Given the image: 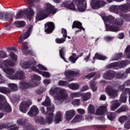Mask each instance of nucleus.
Instances as JSON below:
<instances>
[{
    "label": "nucleus",
    "mask_w": 130,
    "mask_h": 130,
    "mask_svg": "<svg viewBox=\"0 0 130 130\" xmlns=\"http://www.w3.org/2000/svg\"><path fill=\"white\" fill-rule=\"evenodd\" d=\"M25 15V10L24 11H20L16 14L15 19H21L23 18Z\"/></svg>",
    "instance_id": "40"
},
{
    "label": "nucleus",
    "mask_w": 130,
    "mask_h": 130,
    "mask_svg": "<svg viewBox=\"0 0 130 130\" xmlns=\"http://www.w3.org/2000/svg\"><path fill=\"white\" fill-rule=\"evenodd\" d=\"M8 87H9L12 91H17L18 90V86L16 84L9 83L8 84Z\"/></svg>",
    "instance_id": "46"
},
{
    "label": "nucleus",
    "mask_w": 130,
    "mask_h": 130,
    "mask_svg": "<svg viewBox=\"0 0 130 130\" xmlns=\"http://www.w3.org/2000/svg\"><path fill=\"white\" fill-rule=\"evenodd\" d=\"M122 53H119L117 54H115L111 58V60H117L119 59L121 57H122Z\"/></svg>",
    "instance_id": "37"
},
{
    "label": "nucleus",
    "mask_w": 130,
    "mask_h": 130,
    "mask_svg": "<svg viewBox=\"0 0 130 130\" xmlns=\"http://www.w3.org/2000/svg\"><path fill=\"white\" fill-rule=\"evenodd\" d=\"M125 128L128 129L130 128V121L126 122L124 125Z\"/></svg>",
    "instance_id": "63"
},
{
    "label": "nucleus",
    "mask_w": 130,
    "mask_h": 130,
    "mask_svg": "<svg viewBox=\"0 0 130 130\" xmlns=\"http://www.w3.org/2000/svg\"><path fill=\"white\" fill-rule=\"evenodd\" d=\"M124 55L127 58L130 59V45L127 46L124 50Z\"/></svg>",
    "instance_id": "39"
},
{
    "label": "nucleus",
    "mask_w": 130,
    "mask_h": 130,
    "mask_svg": "<svg viewBox=\"0 0 130 130\" xmlns=\"http://www.w3.org/2000/svg\"><path fill=\"white\" fill-rule=\"evenodd\" d=\"M7 57H8L7 52L4 50L0 51V58H7Z\"/></svg>",
    "instance_id": "51"
},
{
    "label": "nucleus",
    "mask_w": 130,
    "mask_h": 130,
    "mask_svg": "<svg viewBox=\"0 0 130 130\" xmlns=\"http://www.w3.org/2000/svg\"><path fill=\"white\" fill-rule=\"evenodd\" d=\"M59 54L60 57L64 60V61L68 62V61L66 60V58H64V47H62L59 50Z\"/></svg>",
    "instance_id": "45"
},
{
    "label": "nucleus",
    "mask_w": 130,
    "mask_h": 130,
    "mask_svg": "<svg viewBox=\"0 0 130 130\" xmlns=\"http://www.w3.org/2000/svg\"><path fill=\"white\" fill-rule=\"evenodd\" d=\"M45 26V32L47 33V34H50V33H52V31L54 30V23H53V22H49L47 23Z\"/></svg>",
    "instance_id": "19"
},
{
    "label": "nucleus",
    "mask_w": 130,
    "mask_h": 130,
    "mask_svg": "<svg viewBox=\"0 0 130 130\" xmlns=\"http://www.w3.org/2000/svg\"><path fill=\"white\" fill-rule=\"evenodd\" d=\"M39 113V109L37 107V106L34 105L32 106L29 110L27 114L30 117H33V116H35V115H37Z\"/></svg>",
    "instance_id": "21"
},
{
    "label": "nucleus",
    "mask_w": 130,
    "mask_h": 130,
    "mask_svg": "<svg viewBox=\"0 0 130 130\" xmlns=\"http://www.w3.org/2000/svg\"><path fill=\"white\" fill-rule=\"evenodd\" d=\"M124 13H127V12L122 11V15L120 17L124 18V20H126V22H130V14H125Z\"/></svg>",
    "instance_id": "35"
},
{
    "label": "nucleus",
    "mask_w": 130,
    "mask_h": 130,
    "mask_svg": "<svg viewBox=\"0 0 130 130\" xmlns=\"http://www.w3.org/2000/svg\"><path fill=\"white\" fill-rule=\"evenodd\" d=\"M51 83V80L48 79H45L43 80V84L44 85H49Z\"/></svg>",
    "instance_id": "61"
},
{
    "label": "nucleus",
    "mask_w": 130,
    "mask_h": 130,
    "mask_svg": "<svg viewBox=\"0 0 130 130\" xmlns=\"http://www.w3.org/2000/svg\"><path fill=\"white\" fill-rule=\"evenodd\" d=\"M32 29H33V25L31 24H28L27 26V31L24 35H21L20 36L19 43H22L23 41H24L25 39H27V38H28V37H29V36L31 35Z\"/></svg>",
    "instance_id": "15"
},
{
    "label": "nucleus",
    "mask_w": 130,
    "mask_h": 130,
    "mask_svg": "<svg viewBox=\"0 0 130 130\" xmlns=\"http://www.w3.org/2000/svg\"><path fill=\"white\" fill-rule=\"evenodd\" d=\"M128 109V108H127V107H126V106L123 107L119 109L117 111V112L118 113H120V112H123V111H126V110H127Z\"/></svg>",
    "instance_id": "58"
},
{
    "label": "nucleus",
    "mask_w": 130,
    "mask_h": 130,
    "mask_svg": "<svg viewBox=\"0 0 130 130\" xmlns=\"http://www.w3.org/2000/svg\"><path fill=\"white\" fill-rule=\"evenodd\" d=\"M0 110H4L5 112H11L12 108L8 103L6 98L3 95H0Z\"/></svg>",
    "instance_id": "9"
},
{
    "label": "nucleus",
    "mask_w": 130,
    "mask_h": 130,
    "mask_svg": "<svg viewBox=\"0 0 130 130\" xmlns=\"http://www.w3.org/2000/svg\"><path fill=\"white\" fill-rule=\"evenodd\" d=\"M37 73H38V74H39L40 75H42L43 77H44V78H50L51 75H50V73L48 72H42L39 70H38V69H36V71Z\"/></svg>",
    "instance_id": "26"
},
{
    "label": "nucleus",
    "mask_w": 130,
    "mask_h": 130,
    "mask_svg": "<svg viewBox=\"0 0 130 130\" xmlns=\"http://www.w3.org/2000/svg\"><path fill=\"white\" fill-rule=\"evenodd\" d=\"M77 4V8L79 12H85L87 9V2L86 0H67L64 1L61 5L62 8H65L71 11H76V4Z\"/></svg>",
    "instance_id": "4"
},
{
    "label": "nucleus",
    "mask_w": 130,
    "mask_h": 130,
    "mask_svg": "<svg viewBox=\"0 0 130 130\" xmlns=\"http://www.w3.org/2000/svg\"><path fill=\"white\" fill-rule=\"evenodd\" d=\"M10 92H11V91L8 88L5 87H0L1 93H10Z\"/></svg>",
    "instance_id": "50"
},
{
    "label": "nucleus",
    "mask_w": 130,
    "mask_h": 130,
    "mask_svg": "<svg viewBox=\"0 0 130 130\" xmlns=\"http://www.w3.org/2000/svg\"><path fill=\"white\" fill-rule=\"evenodd\" d=\"M72 28L73 29H74V28H78V29H81V30H85V28H83V26H82V23L78 21H75L73 22Z\"/></svg>",
    "instance_id": "28"
},
{
    "label": "nucleus",
    "mask_w": 130,
    "mask_h": 130,
    "mask_svg": "<svg viewBox=\"0 0 130 130\" xmlns=\"http://www.w3.org/2000/svg\"><path fill=\"white\" fill-rule=\"evenodd\" d=\"M102 18L105 24L107 31L117 32L119 31V26L123 25V20L121 18H115L111 15L109 16L104 15Z\"/></svg>",
    "instance_id": "2"
},
{
    "label": "nucleus",
    "mask_w": 130,
    "mask_h": 130,
    "mask_svg": "<svg viewBox=\"0 0 130 130\" xmlns=\"http://www.w3.org/2000/svg\"><path fill=\"white\" fill-rule=\"evenodd\" d=\"M109 10L111 13H114L119 16H122V12L130 11V3L125 4L121 5H112L110 7Z\"/></svg>",
    "instance_id": "6"
},
{
    "label": "nucleus",
    "mask_w": 130,
    "mask_h": 130,
    "mask_svg": "<svg viewBox=\"0 0 130 130\" xmlns=\"http://www.w3.org/2000/svg\"><path fill=\"white\" fill-rule=\"evenodd\" d=\"M14 16V14L0 10V20L2 21H10L11 20H13Z\"/></svg>",
    "instance_id": "12"
},
{
    "label": "nucleus",
    "mask_w": 130,
    "mask_h": 130,
    "mask_svg": "<svg viewBox=\"0 0 130 130\" xmlns=\"http://www.w3.org/2000/svg\"><path fill=\"white\" fill-rule=\"evenodd\" d=\"M107 117L109 120H114V119H115V113H108L107 114Z\"/></svg>",
    "instance_id": "47"
},
{
    "label": "nucleus",
    "mask_w": 130,
    "mask_h": 130,
    "mask_svg": "<svg viewBox=\"0 0 130 130\" xmlns=\"http://www.w3.org/2000/svg\"><path fill=\"white\" fill-rule=\"evenodd\" d=\"M72 103L74 106H79V105H80V100H74L72 102Z\"/></svg>",
    "instance_id": "57"
},
{
    "label": "nucleus",
    "mask_w": 130,
    "mask_h": 130,
    "mask_svg": "<svg viewBox=\"0 0 130 130\" xmlns=\"http://www.w3.org/2000/svg\"><path fill=\"white\" fill-rule=\"evenodd\" d=\"M75 115L76 112H75V110H70L66 111L64 115L66 120H67V121L72 120Z\"/></svg>",
    "instance_id": "20"
},
{
    "label": "nucleus",
    "mask_w": 130,
    "mask_h": 130,
    "mask_svg": "<svg viewBox=\"0 0 130 130\" xmlns=\"http://www.w3.org/2000/svg\"><path fill=\"white\" fill-rule=\"evenodd\" d=\"M53 108H52L49 114H47V116L46 117V122L48 124H51L52 122H54V116H53Z\"/></svg>",
    "instance_id": "18"
},
{
    "label": "nucleus",
    "mask_w": 130,
    "mask_h": 130,
    "mask_svg": "<svg viewBox=\"0 0 130 130\" xmlns=\"http://www.w3.org/2000/svg\"><path fill=\"white\" fill-rule=\"evenodd\" d=\"M95 59H99L100 60H105V59H107V57L100 54L96 53L94 57H93V60H95Z\"/></svg>",
    "instance_id": "30"
},
{
    "label": "nucleus",
    "mask_w": 130,
    "mask_h": 130,
    "mask_svg": "<svg viewBox=\"0 0 130 130\" xmlns=\"http://www.w3.org/2000/svg\"><path fill=\"white\" fill-rule=\"evenodd\" d=\"M37 64V62L35 61L34 59H31L28 61H21L20 62V66L22 69L26 70L27 69H29L31 71L35 72L36 71V65Z\"/></svg>",
    "instance_id": "8"
},
{
    "label": "nucleus",
    "mask_w": 130,
    "mask_h": 130,
    "mask_svg": "<svg viewBox=\"0 0 130 130\" xmlns=\"http://www.w3.org/2000/svg\"><path fill=\"white\" fill-rule=\"evenodd\" d=\"M114 77V74L110 72H106L103 75V78H104V79H107V80H111V79H113Z\"/></svg>",
    "instance_id": "31"
},
{
    "label": "nucleus",
    "mask_w": 130,
    "mask_h": 130,
    "mask_svg": "<svg viewBox=\"0 0 130 130\" xmlns=\"http://www.w3.org/2000/svg\"><path fill=\"white\" fill-rule=\"evenodd\" d=\"M106 92L108 94L110 97L115 98L118 95V91L116 89H111L109 87H107L105 89Z\"/></svg>",
    "instance_id": "17"
},
{
    "label": "nucleus",
    "mask_w": 130,
    "mask_h": 130,
    "mask_svg": "<svg viewBox=\"0 0 130 130\" xmlns=\"http://www.w3.org/2000/svg\"><path fill=\"white\" fill-rule=\"evenodd\" d=\"M31 47V45L28 44V48ZM28 51V43L24 42L23 44L22 52L23 53H26V52Z\"/></svg>",
    "instance_id": "43"
},
{
    "label": "nucleus",
    "mask_w": 130,
    "mask_h": 130,
    "mask_svg": "<svg viewBox=\"0 0 130 130\" xmlns=\"http://www.w3.org/2000/svg\"><path fill=\"white\" fill-rule=\"evenodd\" d=\"M126 93H125V92H123L121 94L120 102H121V103H125L126 102Z\"/></svg>",
    "instance_id": "42"
},
{
    "label": "nucleus",
    "mask_w": 130,
    "mask_h": 130,
    "mask_svg": "<svg viewBox=\"0 0 130 130\" xmlns=\"http://www.w3.org/2000/svg\"><path fill=\"white\" fill-rule=\"evenodd\" d=\"M19 127L16 125H12L9 130H18Z\"/></svg>",
    "instance_id": "64"
},
{
    "label": "nucleus",
    "mask_w": 130,
    "mask_h": 130,
    "mask_svg": "<svg viewBox=\"0 0 130 130\" xmlns=\"http://www.w3.org/2000/svg\"><path fill=\"white\" fill-rule=\"evenodd\" d=\"M120 105V104L119 103V102L118 101H115L113 103V105H112L111 107V110L112 111H114L115 109L117 108H118V107Z\"/></svg>",
    "instance_id": "34"
},
{
    "label": "nucleus",
    "mask_w": 130,
    "mask_h": 130,
    "mask_svg": "<svg viewBox=\"0 0 130 130\" xmlns=\"http://www.w3.org/2000/svg\"><path fill=\"white\" fill-rule=\"evenodd\" d=\"M113 39V37L110 36H107L105 38V40L107 42H109V41H111Z\"/></svg>",
    "instance_id": "62"
},
{
    "label": "nucleus",
    "mask_w": 130,
    "mask_h": 130,
    "mask_svg": "<svg viewBox=\"0 0 130 130\" xmlns=\"http://www.w3.org/2000/svg\"><path fill=\"white\" fill-rule=\"evenodd\" d=\"M79 58L78 56L76 55V54L73 53L72 55L69 57V59L70 61L72 62V63H75L76 61Z\"/></svg>",
    "instance_id": "38"
},
{
    "label": "nucleus",
    "mask_w": 130,
    "mask_h": 130,
    "mask_svg": "<svg viewBox=\"0 0 130 130\" xmlns=\"http://www.w3.org/2000/svg\"><path fill=\"white\" fill-rule=\"evenodd\" d=\"M62 114L60 112H57L55 114V117L54 119V122L55 123H59L62 120Z\"/></svg>",
    "instance_id": "25"
},
{
    "label": "nucleus",
    "mask_w": 130,
    "mask_h": 130,
    "mask_svg": "<svg viewBox=\"0 0 130 130\" xmlns=\"http://www.w3.org/2000/svg\"><path fill=\"white\" fill-rule=\"evenodd\" d=\"M79 75V71H76V72H74L71 70H67L65 72V76L67 78H72L74 76H78Z\"/></svg>",
    "instance_id": "23"
},
{
    "label": "nucleus",
    "mask_w": 130,
    "mask_h": 130,
    "mask_svg": "<svg viewBox=\"0 0 130 130\" xmlns=\"http://www.w3.org/2000/svg\"><path fill=\"white\" fill-rule=\"evenodd\" d=\"M106 5V2L103 0H91L90 6L93 10L103 8Z\"/></svg>",
    "instance_id": "10"
},
{
    "label": "nucleus",
    "mask_w": 130,
    "mask_h": 130,
    "mask_svg": "<svg viewBox=\"0 0 130 130\" xmlns=\"http://www.w3.org/2000/svg\"><path fill=\"white\" fill-rule=\"evenodd\" d=\"M92 97V94L90 92H86L82 95V101H87Z\"/></svg>",
    "instance_id": "32"
},
{
    "label": "nucleus",
    "mask_w": 130,
    "mask_h": 130,
    "mask_svg": "<svg viewBox=\"0 0 130 130\" xmlns=\"http://www.w3.org/2000/svg\"><path fill=\"white\" fill-rule=\"evenodd\" d=\"M35 120L37 123H40V124H42L43 125L46 124V120L43 117H36Z\"/></svg>",
    "instance_id": "27"
},
{
    "label": "nucleus",
    "mask_w": 130,
    "mask_h": 130,
    "mask_svg": "<svg viewBox=\"0 0 130 130\" xmlns=\"http://www.w3.org/2000/svg\"><path fill=\"white\" fill-rule=\"evenodd\" d=\"M126 119H127L126 116H122L119 118V121L120 122V123H123V122H124Z\"/></svg>",
    "instance_id": "56"
},
{
    "label": "nucleus",
    "mask_w": 130,
    "mask_h": 130,
    "mask_svg": "<svg viewBox=\"0 0 130 130\" xmlns=\"http://www.w3.org/2000/svg\"><path fill=\"white\" fill-rule=\"evenodd\" d=\"M95 85L96 83H95V82H90V87L93 92L97 91V89H98V87H97Z\"/></svg>",
    "instance_id": "54"
},
{
    "label": "nucleus",
    "mask_w": 130,
    "mask_h": 130,
    "mask_svg": "<svg viewBox=\"0 0 130 130\" xmlns=\"http://www.w3.org/2000/svg\"><path fill=\"white\" fill-rule=\"evenodd\" d=\"M30 78L31 80L29 81L30 87H36L38 85V82L41 80V77L37 75H33Z\"/></svg>",
    "instance_id": "16"
},
{
    "label": "nucleus",
    "mask_w": 130,
    "mask_h": 130,
    "mask_svg": "<svg viewBox=\"0 0 130 130\" xmlns=\"http://www.w3.org/2000/svg\"><path fill=\"white\" fill-rule=\"evenodd\" d=\"M51 101H50V99L49 98V96H46V99L45 102H43L41 104V105L43 106H46L47 107V111L45 112V109L43 107H41L40 109V111L42 112V113H43V114H49L50 112V111H51V109L54 110V105L53 104H51Z\"/></svg>",
    "instance_id": "7"
},
{
    "label": "nucleus",
    "mask_w": 130,
    "mask_h": 130,
    "mask_svg": "<svg viewBox=\"0 0 130 130\" xmlns=\"http://www.w3.org/2000/svg\"><path fill=\"white\" fill-rule=\"evenodd\" d=\"M71 96L73 98H77L78 97H81V96H82V94L80 92H72L71 94Z\"/></svg>",
    "instance_id": "52"
},
{
    "label": "nucleus",
    "mask_w": 130,
    "mask_h": 130,
    "mask_svg": "<svg viewBox=\"0 0 130 130\" xmlns=\"http://www.w3.org/2000/svg\"><path fill=\"white\" fill-rule=\"evenodd\" d=\"M25 13V17L28 19V20H31L32 16H34L35 12L31 8H27L24 10Z\"/></svg>",
    "instance_id": "22"
},
{
    "label": "nucleus",
    "mask_w": 130,
    "mask_h": 130,
    "mask_svg": "<svg viewBox=\"0 0 130 130\" xmlns=\"http://www.w3.org/2000/svg\"><path fill=\"white\" fill-rule=\"evenodd\" d=\"M18 125H24L23 128L25 130H33V126L28 123V120L25 119H19L17 121Z\"/></svg>",
    "instance_id": "13"
},
{
    "label": "nucleus",
    "mask_w": 130,
    "mask_h": 130,
    "mask_svg": "<svg viewBox=\"0 0 130 130\" xmlns=\"http://www.w3.org/2000/svg\"><path fill=\"white\" fill-rule=\"evenodd\" d=\"M14 25H15V26H16V27H24V26H25V25H26V23H25L24 21H15L14 23Z\"/></svg>",
    "instance_id": "41"
},
{
    "label": "nucleus",
    "mask_w": 130,
    "mask_h": 130,
    "mask_svg": "<svg viewBox=\"0 0 130 130\" xmlns=\"http://www.w3.org/2000/svg\"><path fill=\"white\" fill-rule=\"evenodd\" d=\"M20 87L21 89H27V88H32L33 87V86H31V84H30V82L29 84H28V83L25 81H22L20 83Z\"/></svg>",
    "instance_id": "29"
},
{
    "label": "nucleus",
    "mask_w": 130,
    "mask_h": 130,
    "mask_svg": "<svg viewBox=\"0 0 130 130\" xmlns=\"http://www.w3.org/2000/svg\"><path fill=\"white\" fill-rule=\"evenodd\" d=\"M45 10H40L37 13L36 18V21H41V20L47 18L49 14L54 15V14L57 12V9L54 8V6H52L49 3L45 4Z\"/></svg>",
    "instance_id": "5"
},
{
    "label": "nucleus",
    "mask_w": 130,
    "mask_h": 130,
    "mask_svg": "<svg viewBox=\"0 0 130 130\" xmlns=\"http://www.w3.org/2000/svg\"><path fill=\"white\" fill-rule=\"evenodd\" d=\"M68 86L72 90H78L80 88V85L78 83H72Z\"/></svg>",
    "instance_id": "36"
},
{
    "label": "nucleus",
    "mask_w": 130,
    "mask_h": 130,
    "mask_svg": "<svg viewBox=\"0 0 130 130\" xmlns=\"http://www.w3.org/2000/svg\"><path fill=\"white\" fill-rule=\"evenodd\" d=\"M87 110L88 113H89L90 114H93L94 112H95V109L94 108V106L92 105H90L88 106Z\"/></svg>",
    "instance_id": "48"
},
{
    "label": "nucleus",
    "mask_w": 130,
    "mask_h": 130,
    "mask_svg": "<svg viewBox=\"0 0 130 130\" xmlns=\"http://www.w3.org/2000/svg\"><path fill=\"white\" fill-rule=\"evenodd\" d=\"M49 94L53 96L54 102L57 104H60L63 101L67 103L71 102V99L69 98L67 90L58 87H52L49 90Z\"/></svg>",
    "instance_id": "3"
},
{
    "label": "nucleus",
    "mask_w": 130,
    "mask_h": 130,
    "mask_svg": "<svg viewBox=\"0 0 130 130\" xmlns=\"http://www.w3.org/2000/svg\"><path fill=\"white\" fill-rule=\"evenodd\" d=\"M84 119V117L81 115H76L75 117L72 120V123H75V122H80Z\"/></svg>",
    "instance_id": "33"
},
{
    "label": "nucleus",
    "mask_w": 130,
    "mask_h": 130,
    "mask_svg": "<svg viewBox=\"0 0 130 130\" xmlns=\"http://www.w3.org/2000/svg\"><path fill=\"white\" fill-rule=\"evenodd\" d=\"M58 84L59 86H68V82L64 81H61V80L59 81V82H58Z\"/></svg>",
    "instance_id": "59"
},
{
    "label": "nucleus",
    "mask_w": 130,
    "mask_h": 130,
    "mask_svg": "<svg viewBox=\"0 0 130 130\" xmlns=\"http://www.w3.org/2000/svg\"><path fill=\"white\" fill-rule=\"evenodd\" d=\"M130 86V79L125 82L122 85L119 86L118 87L119 91H122V90L124 89V86Z\"/></svg>",
    "instance_id": "44"
},
{
    "label": "nucleus",
    "mask_w": 130,
    "mask_h": 130,
    "mask_svg": "<svg viewBox=\"0 0 130 130\" xmlns=\"http://www.w3.org/2000/svg\"><path fill=\"white\" fill-rule=\"evenodd\" d=\"M32 104V102L30 100L22 102L19 106V110L22 113H26L29 110V106Z\"/></svg>",
    "instance_id": "14"
},
{
    "label": "nucleus",
    "mask_w": 130,
    "mask_h": 130,
    "mask_svg": "<svg viewBox=\"0 0 130 130\" xmlns=\"http://www.w3.org/2000/svg\"><path fill=\"white\" fill-rule=\"evenodd\" d=\"M130 61L128 60L122 61L119 62H114L109 64L108 66V68L110 69L111 68H115L116 69H121L124 67H126L127 64H129Z\"/></svg>",
    "instance_id": "11"
},
{
    "label": "nucleus",
    "mask_w": 130,
    "mask_h": 130,
    "mask_svg": "<svg viewBox=\"0 0 130 130\" xmlns=\"http://www.w3.org/2000/svg\"><path fill=\"white\" fill-rule=\"evenodd\" d=\"M66 38H56L55 39V42L56 43H57V44H61L62 43H64L66 42Z\"/></svg>",
    "instance_id": "49"
},
{
    "label": "nucleus",
    "mask_w": 130,
    "mask_h": 130,
    "mask_svg": "<svg viewBox=\"0 0 130 130\" xmlns=\"http://www.w3.org/2000/svg\"><path fill=\"white\" fill-rule=\"evenodd\" d=\"M11 60L8 59L5 60L3 62L0 61V68L3 69L4 73H6L7 77L9 78L11 80H23L25 78V75L23 71L17 72L15 75H14V71L12 68H9V67H14L17 64V60L18 57L17 55L13 52H10L9 54Z\"/></svg>",
    "instance_id": "1"
},
{
    "label": "nucleus",
    "mask_w": 130,
    "mask_h": 130,
    "mask_svg": "<svg viewBox=\"0 0 130 130\" xmlns=\"http://www.w3.org/2000/svg\"><path fill=\"white\" fill-rule=\"evenodd\" d=\"M61 32L63 36V38L67 39V37H68V32H67V29L62 28Z\"/></svg>",
    "instance_id": "55"
},
{
    "label": "nucleus",
    "mask_w": 130,
    "mask_h": 130,
    "mask_svg": "<svg viewBox=\"0 0 130 130\" xmlns=\"http://www.w3.org/2000/svg\"><path fill=\"white\" fill-rule=\"evenodd\" d=\"M106 107H107V105H105L103 106L100 107L96 110L95 114L96 115H102L104 112H106Z\"/></svg>",
    "instance_id": "24"
},
{
    "label": "nucleus",
    "mask_w": 130,
    "mask_h": 130,
    "mask_svg": "<svg viewBox=\"0 0 130 130\" xmlns=\"http://www.w3.org/2000/svg\"><path fill=\"white\" fill-rule=\"evenodd\" d=\"M128 74H130V67L126 69L125 73L123 74L120 78H122V79H123V78H126Z\"/></svg>",
    "instance_id": "53"
},
{
    "label": "nucleus",
    "mask_w": 130,
    "mask_h": 130,
    "mask_svg": "<svg viewBox=\"0 0 130 130\" xmlns=\"http://www.w3.org/2000/svg\"><path fill=\"white\" fill-rule=\"evenodd\" d=\"M38 68H39V70H42L43 71H47V68L43 66L41 64H39L37 65Z\"/></svg>",
    "instance_id": "60"
}]
</instances>
